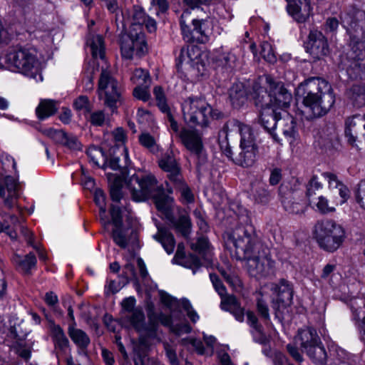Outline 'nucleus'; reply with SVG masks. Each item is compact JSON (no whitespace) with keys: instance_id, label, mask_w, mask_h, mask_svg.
<instances>
[{"instance_id":"1","label":"nucleus","mask_w":365,"mask_h":365,"mask_svg":"<svg viewBox=\"0 0 365 365\" xmlns=\"http://www.w3.org/2000/svg\"><path fill=\"white\" fill-rule=\"evenodd\" d=\"M120 165V158L113 156L106 168L108 167L113 170H119L118 173H107V178L110 187L111 200L115 203H120L121 200L125 201L126 190H128L133 201L139 202L153 197L158 187V180L155 176L150 172L138 170L133 175L127 177L128 166Z\"/></svg>"},{"instance_id":"2","label":"nucleus","mask_w":365,"mask_h":365,"mask_svg":"<svg viewBox=\"0 0 365 365\" xmlns=\"http://www.w3.org/2000/svg\"><path fill=\"white\" fill-rule=\"evenodd\" d=\"M298 92L302 93V113L307 120L325 115L335 103L336 98L331 86L321 78H311L301 83Z\"/></svg>"},{"instance_id":"3","label":"nucleus","mask_w":365,"mask_h":365,"mask_svg":"<svg viewBox=\"0 0 365 365\" xmlns=\"http://www.w3.org/2000/svg\"><path fill=\"white\" fill-rule=\"evenodd\" d=\"M125 21L133 26H138L139 32L124 36L121 38L120 49L123 58L131 59L135 51L138 54L144 53L147 51V45L141 28L145 26L149 32H154L157 29L156 21L146 15L144 9L138 5L133 7L132 11L123 13Z\"/></svg>"},{"instance_id":"4","label":"nucleus","mask_w":365,"mask_h":365,"mask_svg":"<svg viewBox=\"0 0 365 365\" xmlns=\"http://www.w3.org/2000/svg\"><path fill=\"white\" fill-rule=\"evenodd\" d=\"M341 22L351 38L347 58L353 61V68H365V45L359 41L365 29V11L351 7L341 14Z\"/></svg>"},{"instance_id":"5","label":"nucleus","mask_w":365,"mask_h":365,"mask_svg":"<svg viewBox=\"0 0 365 365\" xmlns=\"http://www.w3.org/2000/svg\"><path fill=\"white\" fill-rule=\"evenodd\" d=\"M241 224L227 234L228 240L233 244L235 253L240 259L252 257L265 246L260 241L251 219L246 215L240 218Z\"/></svg>"},{"instance_id":"6","label":"nucleus","mask_w":365,"mask_h":365,"mask_svg":"<svg viewBox=\"0 0 365 365\" xmlns=\"http://www.w3.org/2000/svg\"><path fill=\"white\" fill-rule=\"evenodd\" d=\"M256 106L263 103L265 96L269 98L267 106L282 110L289 106L292 100L291 93L284 86L282 82L274 81L270 76L260 77L253 83V91L250 93Z\"/></svg>"},{"instance_id":"7","label":"nucleus","mask_w":365,"mask_h":365,"mask_svg":"<svg viewBox=\"0 0 365 365\" xmlns=\"http://www.w3.org/2000/svg\"><path fill=\"white\" fill-rule=\"evenodd\" d=\"M180 24L183 38L190 43H204L208 41L212 31V22L204 9L192 12L185 9L180 16Z\"/></svg>"},{"instance_id":"8","label":"nucleus","mask_w":365,"mask_h":365,"mask_svg":"<svg viewBox=\"0 0 365 365\" xmlns=\"http://www.w3.org/2000/svg\"><path fill=\"white\" fill-rule=\"evenodd\" d=\"M312 235L319 247L328 252L336 251L346 239V230L342 225L328 218L315 223Z\"/></svg>"},{"instance_id":"9","label":"nucleus","mask_w":365,"mask_h":365,"mask_svg":"<svg viewBox=\"0 0 365 365\" xmlns=\"http://www.w3.org/2000/svg\"><path fill=\"white\" fill-rule=\"evenodd\" d=\"M235 125L240 133V140L239 150L232 160L241 167H251L255 163L259 152L257 135L248 125L236 121Z\"/></svg>"},{"instance_id":"10","label":"nucleus","mask_w":365,"mask_h":365,"mask_svg":"<svg viewBox=\"0 0 365 365\" xmlns=\"http://www.w3.org/2000/svg\"><path fill=\"white\" fill-rule=\"evenodd\" d=\"M185 122L193 125L207 127L210 118H219L222 113L213 108L202 98H189L182 104Z\"/></svg>"},{"instance_id":"11","label":"nucleus","mask_w":365,"mask_h":365,"mask_svg":"<svg viewBox=\"0 0 365 365\" xmlns=\"http://www.w3.org/2000/svg\"><path fill=\"white\" fill-rule=\"evenodd\" d=\"M124 202V207H120L118 205L113 204L110 209L113 225L112 237L115 243L122 248H125L128 244V232L133 220L131 210L127 207L126 200Z\"/></svg>"},{"instance_id":"12","label":"nucleus","mask_w":365,"mask_h":365,"mask_svg":"<svg viewBox=\"0 0 365 365\" xmlns=\"http://www.w3.org/2000/svg\"><path fill=\"white\" fill-rule=\"evenodd\" d=\"M122 92L118 82L110 75L108 70H103L98 81V96L112 112L117 109L118 103H121Z\"/></svg>"},{"instance_id":"13","label":"nucleus","mask_w":365,"mask_h":365,"mask_svg":"<svg viewBox=\"0 0 365 365\" xmlns=\"http://www.w3.org/2000/svg\"><path fill=\"white\" fill-rule=\"evenodd\" d=\"M148 336L150 338H155L157 336L159 323L165 327H169L170 330L177 335L190 333L192 329L190 326L187 323L173 326L172 317L162 312L155 314L154 312L151 311L148 314Z\"/></svg>"},{"instance_id":"14","label":"nucleus","mask_w":365,"mask_h":365,"mask_svg":"<svg viewBox=\"0 0 365 365\" xmlns=\"http://www.w3.org/2000/svg\"><path fill=\"white\" fill-rule=\"evenodd\" d=\"M6 62L15 68H34L40 66L37 52L34 48H21L6 54Z\"/></svg>"},{"instance_id":"15","label":"nucleus","mask_w":365,"mask_h":365,"mask_svg":"<svg viewBox=\"0 0 365 365\" xmlns=\"http://www.w3.org/2000/svg\"><path fill=\"white\" fill-rule=\"evenodd\" d=\"M306 51L315 60H320L329 53L327 37L318 30H311L304 43Z\"/></svg>"},{"instance_id":"16","label":"nucleus","mask_w":365,"mask_h":365,"mask_svg":"<svg viewBox=\"0 0 365 365\" xmlns=\"http://www.w3.org/2000/svg\"><path fill=\"white\" fill-rule=\"evenodd\" d=\"M246 260L248 262L249 271L253 275L265 277L273 272L274 262L269 257L266 247Z\"/></svg>"},{"instance_id":"17","label":"nucleus","mask_w":365,"mask_h":365,"mask_svg":"<svg viewBox=\"0 0 365 365\" xmlns=\"http://www.w3.org/2000/svg\"><path fill=\"white\" fill-rule=\"evenodd\" d=\"M201 51L197 46H188L182 47L180 53L176 58V66L178 68L182 67L185 68H197L200 66L204 67L200 59Z\"/></svg>"},{"instance_id":"18","label":"nucleus","mask_w":365,"mask_h":365,"mask_svg":"<svg viewBox=\"0 0 365 365\" xmlns=\"http://www.w3.org/2000/svg\"><path fill=\"white\" fill-rule=\"evenodd\" d=\"M182 145L191 153L200 158L203 155L204 146L201 135L195 130L183 128L179 133Z\"/></svg>"},{"instance_id":"19","label":"nucleus","mask_w":365,"mask_h":365,"mask_svg":"<svg viewBox=\"0 0 365 365\" xmlns=\"http://www.w3.org/2000/svg\"><path fill=\"white\" fill-rule=\"evenodd\" d=\"M282 205L287 212L294 215L304 214L307 202L302 192L289 191L282 196Z\"/></svg>"},{"instance_id":"20","label":"nucleus","mask_w":365,"mask_h":365,"mask_svg":"<svg viewBox=\"0 0 365 365\" xmlns=\"http://www.w3.org/2000/svg\"><path fill=\"white\" fill-rule=\"evenodd\" d=\"M132 81L138 84L133 90V96L144 102L148 101L150 98L149 86L151 78L148 70H135Z\"/></svg>"},{"instance_id":"21","label":"nucleus","mask_w":365,"mask_h":365,"mask_svg":"<svg viewBox=\"0 0 365 365\" xmlns=\"http://www.w3.org/2000/svg\"><path fill=\"white\" fill-rule=\"evenodd\" d=\"M20 185L17 180L10 175L4 178V183L0 182V197L4 198L5 205L12 208L16 203L19 197Z\"/></svg>"},{"instance_id":"22","label":"nucleus","mask_w":365,"mask_h":365,"mask_svg":"<svg viewBox=\"0 0 365 365\" xmlns=\"http://www.w3.org/2000/svg\"><path fill=\"white\" fill-rule=\"evenodd\" d=\"M272 289L277 294V297L272 302V307L276 311H280L292 300L293 290L287 281L282 279L279 284H274Z\"/></svg>"},{"instance_id":"23","label":"nucleus","mask_w":365,"mask_h":365,"mask_svg":"<svg viewBox=\"0 0 365 365\" xmlns=\"http://www.w3.org/2000/svg\"><path fill=\"white\" fill-rule=\"evenodd\" d=\"M260 104L262 106L260 113L261 124L272 135L274 140L279 142V139L277 138V135L274 133V131L278 126L282 113L280 111H277V109L267 105L264 107L262 103Z\"/></svg>"},{"instance_id":"24","label":"nucleus","mask_w":365,"mask_h":365,"mask_svg":"<svg viewBox=\"0 0 365 365\" xmlns=\"http://www.w3.org/2000/svg\"><path fill=\"white\" fill-rule=\"evenodd\" d=\"M93 68H108L106 58V47L104 38L101 35L93 36Z\"/></svg>"},{"instance_id":"25","label":"nucleus","mask_w":365,"mask_h":365,"mask_svg":"<svg viewBox=\"0 0 365 365\" xmlns=\"http://www.w3.org/2000/svg\"><path fill=\"white\" fill-rule=\"evenodd\" d=\"M158 165L163 171L168 173L167 176L173 183L179 182L180 179L183 178L179 163L170 155L163 156L158 161Z\"/></svg>"},{"instance_id":"26","label":"nucleus","mask_w":365,"mask_h":365,"mask_svg":"<svg viewBox=\"0 0 365 365\" xmlns=\"http://www.w3.org/2000/svg\"><path fill=\"white\" fill-rule=\"evenodd\" d=\"M178 217L175 219L172 215L171 219H167L170 222L177 232L184 237H187L192 229V223L188 213L182 209L178 208Z\"/></svg>"},{"instance_id":"27","label":"nucleus","mask_w":365,"mask_h":365,"mask_svg":"<svg viewBox=\"0 0 365 365\" xmlns=\"http://www.w3.org/2000/svg\"><path fill=\"white\" fill-rule=\"evenodd\" d=\"M12 262L16 269L26 275H30L31 270L36 268L37 259L32 252H29L24 257L15 254L12 257Z\"/></svg>"},{"instance_id":"28","label":"nucleus","mask_w":365,"mask_h":365,"mask_svg":"<svg viewBox=\"0 0 365 365\" xmlns=\"http://www.w3.org/2000/svg\"><path fill=\"white\" fill-rule=\"evenodd\" d=\"M220 307L222 310L230 312L237 321L244 322L245 309L241 307L235 297L230 295L223 297L221 300Z\"/></svg>"},{"instance_id":"29","label":"nucleus","mask_w":365,"mask_h":365,"mask_svg":"<svg viewBox=\"0 0 365 365\" xmlns=\"http://www.w3.org/2000/svg\"><path fill=\"white\" fill-rule=\"evenodd\" d=\"M297 340L305 352L321 342L317 331L310 327L299 331Z\"/></svg>"},{"instance_id":"30","label":"nucleus","mask_w":365,"mask_h":365,"mask_svg":"<svg viewBox=\"0 0 365 365\" xmlns=\"http://www.w3.org/2000/svg\"><path fill=\"white\" fill-rule=\"evenodd\" d=\"M122 320L128 323L138 331H144L148 336V325L145 324V314L140 307H137L133 312L122 316Z\"/></svg>"},{"instance_id":"31","label":"nucleus","mask_w":365,"mask_h":365,"mask_svg":"<svg viewBox=\"0 0 365 365\" xmlns=\"http://www.w3.org/2000/svg\"><path fill=\"white\" fill-rule=\"evenodd\" d=\"M277 127L282 130L289 143H293L298 135L296 128V122L293 117L285 113L284 116L279 118Z\"/></svg>"},{"instance_id":"32","label":"nucleus","mask_w":365,"mask_h":365,"mask_svg":"<svg viewBox=\"0 0 365 365\" xmlns=\"http://www.w3.org/2000/svg\"><path fill=\"white\" fill-rule=\"evenodd\" d=\"M349 306L352 312L353 319L359 323L361 339L365 343V316L360 321L361 309L365 308L364 302L361 299H354L350 301Z\"/></svg>"},{"instance_id":"33","label":"nucleus","mask_w":365,"mask_h":365,"mask_svg":"<svg viewBox=\"0 0 365 365\" xmlns=\"http://www.w3.org/2000/svg\"><path fill=\"white\" fill-rule=\"evenodd\" d=\"M68 335L72 341L79 347L80 354L87 355L86 348L90 343L88 335L81 329L74 328L72 325L68 327Z\"/></svg>"},{"instance_id":"34","label":"nucleus","mask_w":365,"mask_h":365,"mask_svg":"<svg viewBox=\"0 0 365 365\" xmlns=\"http://www.w3.org/2000/svg\"><path fill=\"white\" fill-rule=\"evenodd\" d=\"M252 91L253 88H252V91H250L249 95H247L245 89V86L242 83H234L230 89V98L232 105L235 106H240L241 104L245 103L248 97L252 98L250 96V93Z\"/></svg>"},{"instance_id":"35","label":"nucleus","mask_w":365,"mask_h":365,"mask_svg":"<svg viewBox=\"0 0 365 365\" xmlns=\"http://www.w3.org/2000/svg\"><path fill=\"white\" fill-rule=\"evenodd\" d=\"M346 95L354 106L358 108L365 106V83L354 85L346 92Z\"/></svg>"},{"instance_id":"36","label":"nucleus","mask_w":365,"mask_h":365,"mask_svg":"<svg viewBox=\"0 0 365 365\" xmlns=\"http://www.w3.org/2000/svg\"><path fill=\"white\" fill-rule=\"evenodd\" d=\"M56 111V102L51 99L41 100L36 109V115L40 120L54 115Z\"/></svg>"},{"instance_id":"37","label":"nucleus","mask_w":365,"mask_h":365,"mask_svg":"<svg viewBox=\"0 0 365 365\" xmlns=\"http://www.w3.org/2000/svg\"><path fill=\"white\" fill-rule=\"evenodd\" d=\"M113 140L118 146H122V154L125 161V165L130 163V160L128 155V150L125 146L127 140V135L125 130L121 128L118 127L112 132Z\"/></svg>"},{"instance_id":"38","label":"nucleus","mask_w":365,"mask_h":365,"mask_svg":"<svg viewBox=\"0 0 365 365\" xmlns=\"http://www.w3.org/2000/svg\"><path fill=\"white\" fill-rule=\"evenodd\" d=\"M155 238L161 243L168 254L170 255L173 252L175 240L172 233L166 230L159 229Z\"/></svg>"},{"instance_id":"39","label":"nucleus","mask_w":365,"mask_h":365,"mask_svg":"<svg viewBox=\"0 0 365 365\" xmlns=\"http://www.w3.org/2000/svg\"><path fill=\"white\" fill-rule=\"evenodd\" d=\"M313 205V208L322 215H327L334 212L336 208L330 204L329 200L322 195L314 197L309 200Z\"/></svg>"},{"instance_id":"40","label":"nucleus","mask_w":365,"mask_h":365,"mask_svg":"<svg viewBox=\"0 0 365 365\" xmlns=\"http://www.w3.org/2000/svg\"><path fill=\"white\" fill-rule=\"evenodd\" d=\"M310 359L317 365H324L327 362V352L322 341L306 352Z\"/></svg>"},{"instance_id":"41","label":"nucleus","mask_w":365,"mask_h":365,"mask_svg":"<svg viewBox=\"0 0 365 365\" xmlns=\"http://www.w3.org/2000/svg\"><path fill=\"white\" fill-rule=\"evenodd\" d=\"M74 109L79 113L83 114L88 120H91V103L89 98L86 96H80L73 101Z\"/></svg>"},{"instance_id":"42","label":"nucleus","mask_w":365,"mask_h":365,"mask_svg":"<svg viewBox=\"0 0 365 365\" xmlns=\"http://www.w3.org/2000/svg\"><path fill=\"white\" fill-rule=\"evenodd\" d=\"M138 141L140 145L153 154H156L160 151V146L157 143L156 139L148 132L141 133L138 136Z\"/></svg>"},{"instance_id":"43","label":"nucleus","mask_w":365,"mask_h":365,"mask_svg":"<svg viewBox=\"0 0 365 365\" xmlns=\"http://www.w3.org/2000/svg\"><path fill=\"white\" fill-rule=\"evenodd\" d=\"M173 185L180 192V200L182 203L189 204L194 202V195L183 178L180 179L179 182H175Z\"/></svg>"},{"instance_id":"44","label":"nucleus","mask_w":365,"mask_h":365,"mask_svg":"<svg viewBox=\"0 0 365 365\" xmlns=\"http://www.w3.org/2000/svg\"><path fill=\"white\" fill-rule=\"evenodd\" d=\"M173 202V199L168 196H158L155 198V204L157 209L165 215L166 219L172 218V212L170 210V205Z\"/></svg>"},{"instance_id":"45","label":"nucleus","mask_w":365,"mask_h":365,"mask_svg":"<svg viewBox=\"0 0 365 365\" xmlns=\"http://www.w3.org/2000/svg\"><path fill=\"white\" fill-rule=\"evenodd\" d=\"M228 126L226 125L219 133L218 143L221 151L228 158H232L233 153L228 142Z\"/></svg>"},{"instance_id":"46","label":"nucleus","mask_w":365,"mask_h":365,"mask_svg":"<svg viewBox=\"0 0 365 365\" xmlns=\"http://www.w3.org/2000/svg\"><path fill=\"white\" fill-rule=\"evenodd\" d=\"M323 188V183L317 175H313L306 186V195L309 200L315 197L317 191Z\"/></svg>"},{"instance_id":"47","label":"nucleus","mask_w":365,"mask_h":365,"mask_svg":"<svg viewBox=\"0 0 365 365\" xmlns=\"http://www.w3.org/2000/svg\"><path fill=\"white\" fill-rule=\"evenodd\" d=\"M80 184L82 186L86 195L91 194V177L90 170L83 165H81V180Z\"/></svg>"},{"instance_id":"48","label":"nucleus","mask_w":365,"mask_h":365,"mask_svg":"<svg viewBox=\"0 0 365 365\" xmlns=\"http://www.w3.org/2000/svg\"><path fill=\"white\" fill-rule=\"evenodd\" d=\"M53 339L56 346L61 350H63L68 347L69 341L66 338L63 329L59 326L54 327Z\"/></svg>"},{"instance_id":"49","label":"nucleus","mask_w":365,"mask_h":365,"mask_svg":"<svg viewBox=\"0 0 365 365\" xmlns=\"http://www.w3.org/2000/svg\"><path fill=\"white\" fill-rule=\"evenodd\" d=\"M153 94L160 110L163 113H168L170 109L163 88L160 86H155L153 89Z\"/></svg>"},{"instance_id":"50","label":"nucleus","mask_w":365,"mask_h":365,"mask_svg":"<svg viewBox=\"0 0 365 365\" xmlns=\"http://www.w3.org/2000/svg\"><path fill=\"white\" fill-rule=\"evenodd\" d=\"M336 356L338 362L335 365H356L354 356L344 349L337 350Z\"/></svg>"},{"instance_id":"51","label":"nucleus","mask_w":365,"mask_h":365,"mask_svg":"<svg viewBox=\"0 0 365 365\" xmlns=\"http://www.w3.org/2000/svg\"><path fill=\"white\" fill-rule=\"evenodd\" d=\"M256 305L257 310L260 317L265 320H269L270 317L267 303V301L263 298V295L261 292L258 293Z\"/></svg>"},{"instance_id":"52","label":"nucleus","mask_w":365,"mask_h":365,"mask_svg":"<svg viewBox=\"0 0 365 365\" xmlns=\"http://www.w3.org/2000/svg\"><path fill=\"white\" fill-rule=\"evenodd\" d=\"M356 203L365 210V178L360 180L354 192Z\"/></svg>"},{"instance_id":"53","label":"nucleus","mask_w":365,"mask_h":365,"mask_svg":"<svg viewBox=\"0 0 365 365\" xmlns=\"http://www.w3.org/2000/svg\"><path fill=\"white\" fill-rule=\"evenodd\" d=\"M12 348L15 352L24 359L28 360L31 357V350L26 346V343L22 340L16 341L13 344Z\"/></svg>"},{"instance_id":"54","label":"nucleus","mask_w":365,"mask_h":365,"mask_svg":"<svg viewBox=\"0 0 365 365\" xmlns=\"http://www.w3.org/2000/svg\"><path fill=\"white\" fill-rule=\"evenodd\" d=\"M260 53L262 58L266 61L271 63L275 62L276 56L274 54L272 45L269 43L267 41H264L262 43Z\"/></svg>"},{"instance_id":"55","label":"nucleus","mask_w":365,"mask_h":365,"mask_svg":"<svg viewBox=\"0 0 365 365\" xmlns=\"http://www.w3.org/2000/svg\"><path fill=\"white\" fill-rule=\"evenodd\" d=\"M65 145L71 150H78L81 148V145L77 138L73 135H68L66 133V136H62L61 140Z\"/></svg>"},{"instance_id":"56","label":"nucleus","mask_w":365,"mask_h":365,"mask_svg":"<svg viewBox=\"0 0 365 365\" xmlns=\"http://www.w3.org/2000/svg\"><path fill=\"white\" fill-rule=\"evenodd\" d=\"M209 247L208 240L205 237H200L195 243L192 244L191 248L200 255L207 253Z\"/></svg>"},{"instance_id":"57","label":"nucleus","mask_w":365,"mask_h":365,"mask_svg":"<svg viewBox=\"0 0 365 365\" xmlns=\"http://www.w3.org/2000/svg\"><path fill=\"white\" fill-rule=\"evenodd\" d=\"M322 176L327 180L329 188L331 190L338 188L342 184L334 173L325 172L322 174Z\"/></svg>"},{"instance_id":"58","label":"nucleus","mask_w":365,"mask_h":365,"mask_svg":"<svg viewBox=\"0 0 365 365\" xmlns=\"http://www.w3.org/2000/svg\"><path fill=\"white\" fill-rule=\"evenodd\" d=\"M122 316H125L133 312L137 307L135 305V299L133 297L125 298L122 303Z\"/></svg>"},{"instance_id":"59","label":"nucleus","mask_w":365,"mask_h":365,"mask_svg":"<svg viewBox=\"0 0 365 365\" xmlns=\"http://www.w3.org/2000/svg\"><path fill=\"white\" fill-rule=\"evenodd\" d=\"M137 120L140 124L146 125L153 120V114L143 108H138L137 112Z\"/></svg>"},{"instance_id":"60","label":"nucleus","mask_w":365,"mask_h":365,"mask_svg":"<svg viewBox=\"0 0 365 365\" xmlns=\"http://www.w3.org/2000/svg\"><path fill=\"white\" fill-rule=\"evenodd\" d=\"M151 6L156 10L157 15L165 14L169 9L168 0H150Z\"/></svg>"},{"instance_id":"61","label":"nucleus","mask_w":365,"mask_h":365,"mask_svg":"<svg viewBox=\"0 0 365 365\" xmlns=\"http://www.w3.org/2000/svg\"><path fill=\"white\" fill-rule=\"evenodd\" d=\"M220 61L222 62V66L227 68H233L238 66L237 63V57L233 53L224 55Z\"/></svg>"},{"instance_id":"62","label":"nucleus","mask_w":365,"mask_h":365,"mask_svg":"<svg viewBox=\"0 0 365 365\" xmlns=\"http://www.w3.org/2000/svg\"><path fill=\"white\" fill-rule=\"evenodd\" d=\"M94 200L100 210L103 212H106V197L103 190L96 189L94 193Z\"/></svg>"},{"instance_id":"63","label":"nucleus","mask_w":365,"mask_h":365,"mask_svg":"<svg viewBox=\"0 0 365 365\" xmlns=\"http://www.w3.org/2000/svg\"><path fill=\"white\" fill-rule=\"evenodd\" d=\"M211 0H182L183 4L189 7V10L192 12L196 11L197 9H201L200 5L206 4Z\"/></svg>"},{"instance_id":"64","label":"nucleus","mask_w":365,"mask_h":365,"mask_svg":"<svg viewBox=\"0 0 365 365\" xmlns=\"http://www.w3.org/2000/svg\"><path fill=\"white\" fill-rule=\"evenodd\" d=\"M185 263L188 264V267L193 270L194 274L202 264L200 258L195 255H190L186 257Z\"/></svg>"}]
</instances>
